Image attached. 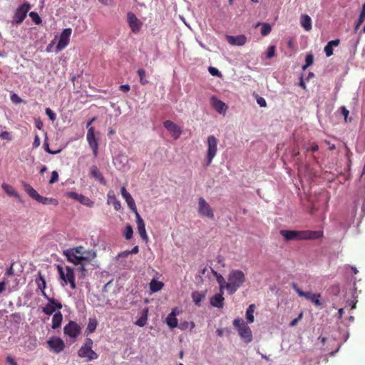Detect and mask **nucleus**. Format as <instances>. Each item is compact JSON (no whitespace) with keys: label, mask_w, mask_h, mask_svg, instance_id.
<instances>
[{"label":"nucleus","mask_w":365,"mask_h":365,"mask_svg":"<svg viewBox=\"0 0 365 365\" xmlns=\"http://www.w3.org/2000/svg\"><path fill=\"white\" fill-rule=\"evenodd\" d=\"M280 235L286 241L317 240L323 236L322 231L281 230Z\"/></svg>","instance_id":"1"},{"label":"nucleus","mask_w":365,"mask_h":365,"mask_svg":"<svg viewBox=\"0 0 365 365\" xmlns=\"http://www.w3.org/2000/svg\"><path fill=\"white\" fill-rule=\"evenodd\" d=\"M22 185L24 189V191L27 193V195L32 199L37 201L38 202L46 205H53L56 206L58 205V201L56 199L53 197H43L40 195L38 193V192L34 188H33V187L31 185L25 182H23Z\"/></svg>","instance_id":"2"},{"label":"nucleus","mask_w":365,"mask_h":365,"mask_svg":"<svg viewBox=\"0 0 365 365\" xmlns=\"http://www.w3.org/2000/svg\"><path fill=\"white\" fill-rule=\"evenodd\" d=\"M233 326L245 343L248 344L252 341V332L243 319L240 318L235 319L233 321Z\"/></svg>","instance_id":"3"},{"label":"nucleus","mask_w":365,"mask_h":365,"mask_svg":"<svg viewBox=\"0 0 365 365\" xmlns=\"http://www.w3.org/2000/svg\"><path fill=\"white\" fill-rule=\"evenodd\" d=\"M57 270L59 274L60 278L64 282L65 284H69L72 289L76 288L75 283V274L73 269L71 267H66V272L61 265H57Z\"/></svg>","instance_id":"4"},{"label":"nucleus","mask_w":365,"mask_h":365,"mask_svg":"<svg viewBox=\"0 0 365 365\" xmlns=\"http://www.w3.org/2000/svg\"><path fill=\"white\" fill-rule=\"evenodd\" d=\"M217 139L214 135H209L207 137V150L206 154V166H210L212 160L215 157L217 151Z\"/></svg>","instance_id":"5"},{"label":"nucleus","mask_w":365,"mask_h":365,"mask_svg":"<svg viewBox=\"0 0 365 365\" xmlns=\"http://www.w3.org/2000/svg\"><path fill=\"white\" fill-rule=\"evenodd\" d=\"M292 287L299 297H304L307 299L311 301L317 307H320L323 304L322 302L319 299L321 297L320 294H314L310 292H304L297 286L296 283H292Z\"/></svg>","instance_id":"6"},{"label":"nucleus","mask_w":365,"mask_h":365,"mask_svg":"<svg viewBox=\"0 0 365 365\" xmlns=\"http://www.w3.org/2000/svg\"><path fill=\"white\" fill-rule=\"evenodd\" d=\"M31 9V5L28 2H25L21 4L16 10L13 19V24H21L25 18L26 17L28 11Z\"/></svg>","instance_id":"7"},{"label":"nucleus","mask_w":365,"mask_h":365,"mask_svg":"<svg viewBox=\"0 0 365 365\" xmlns=\"http://www.w3.org/2000/svg\"><path fill=\"white\" fill-rule=\"evenodd\" d=\"M198 213L202 217L214 219V212L212 207L202 197L198 200Z\"/></svg>","instance_id":"8"},{"label":"nucleus","mask_w":365,"mask_h":365,"mask_svg":"<svg viewBox=\"0 0 365 365\" xmlns=\"http://www.w3.org/2000/svg\"><path fill=\"white\" fill-rule=\"evenodd\" d=\"M245 282V276L240 269L232 270L228 275V282L240 287Z\"/></svg>","instance_id":"9"},{"label":"nucleus","mask_w":365,"mask_h":365,"mask_svg":"<svg viewBox=\"0 0 365 365\" xmlns=\"http://www.w3.org/2000/svg\"><path fill=\"white\" fill-rule=\"evenodd\" d=\"M63 255L67 257L68 262L73 263L76 265H78V264H83L86 262H88L90 259L88 257L83 255H77L73 251L70 249L63 250Z\"/></svg>","instance_id":"10"},{"label":"nucleus","mask_w":365,"mask_h":365,"mask_svg":"<svg viewBox=\"0 0 365 365\" xmlns=\"http://www.w3.org/2000/svg\"><path fill=\"white\" fill-rule=\"evenodd\" d=\"M72 29L71 28H66L63 30L60 35L59 41L56 47L57 52L62 51L68 45Z\"/></svg>","instance_id":"11"},{"label":"nucleus","mask_w":365,"mask_h":365,"mask_svg":"<svg viewBox=\"0 0 365 365\" xmlns=\"http://www.w3.org/2000/svg\"><path fill=\"white\" fill-rule=\"evenodd\" d=\"M81 330V327L73 321H69L63 328L64 334L73 339H76L80 334Z\"/></svg>","instance_id":"12"},{"label":"nucleus","mask_w":365,"mask_h":365,"mask_svg":"<svg viewBox=\"0 0 365 365\" xmlns=\"http://www.w3.org/2000/svg\"><path fill=\"white\" fill-rule=\"evenodd\" d=\"M127 22L134 34H138L143 26V23L131 11L127 13Z\"/></svg>","instance_id":"13"},{"label":"nucleus","mask_w":365,"mask_h":365,"mask_svg":"<svg viewBox=\"0 0 365 365\" xmlns=\"http://www.w3.org/2000/svg\"><path fill=\"white\" fill-rule=\"evenodd\" d=\"M62 309V304L58 300L48 299V303L42 308V312L46 315H51L56 310Z\"/></svg>","instance_id":"14"},{"label":"nucleus","mask_w":365,"mask_h":365,"mask_svg":"<svg viewBox=\"0 0 365 365\" xmlns=\"http://www.w3.org/2000/svg\"><path fill=\"white\" fill-rule=\"evenodd\" d=\"M87 141L90 148H91L93 155L97 157L98 153V143L97 140L95 138L94 135V128L91 127L88 130L87 135H86Z\"/></svg>","instance_id":"15"},{"label":"nucleus","mask_w":365,"mask_h":365,"mask_svg":"<svg viewBox=\"0 0 365 365\" xmlns=\"http://www.w3.org/2000/svg\"><path fill=\"white\" fill-rule=\"evenodd\" d=\"M50 349L56 354H58L65 348L64 341L59 337L51 338L47 341Z\"/></svg>","instance_id":"16"},{"label":"nucleus","mask_w":365,"mask_h":365,"mask_svg":"<svg viewBox=\"0 0 365 365\" xmlns=\"http://www.w3.org/2000/svg\"><path fill=\"white\" fill-rule=\"evenodd\" d=\"M135 215L136 218L138 232L140 237L143 239V240L147 242L148 241V236L146 232L144 220H143L138 212H135Z\"/></svg>","instance_id":"17"},{"label":"nucleus","mask_w":365,"mask_h":365,"mask_svg":"<svg viewBox=\"0 0 365 365\" xmlns=\"http://www.w3.org/2000/svg\"><path fill=\"white\" fill-rule=\"evenodd\" d=\"M163 126L175 139H178L182 133L181 128L170 120H165L163 123Z\"/></svg>","instance_id":"18"},{"label":"nucleus","mask_w":365,"mask_h":365,"mask_svg":"<svg viewBox=\"0 0 365 365\" xmlns=\"http://www.w3.org/2000/svg\"><path fill=\"white\" fill-rule=\"evenodd\" d=\"M121 195L123 199L125 200L128 207L130 209L132 212L134 213L138 212L137 207L131 195L126 190L125 187H122L121 190Z\"/></svg>","instance_id":"19"},{"label":"nucleus","mask_w":365,"mask_h":365,"mask_svg":"<svg viewBox=\"0 0 365 365\" xmlns=\"http://www.w3.org/2000/svg\"><path fill=\"white\" fill-rule=\"evenodd\" d=\"M78 355L81 358H86L87 361L96 359L98 355L91 348L81 347L78 351Z\"/></svg>","instance_id":"20"},{"label":"nucleus","mask_w":365,"mask_h":365,"mask_svg":"<svg viewBox=\"0 0 365 365\" xmlns=\"http://www.w3.org/2000/svg\"><path fill=\"white\" fill-rule=\"evenodd\" d=\"M68 195L70 198L76 200L81 202L82 205H86L89 207H93L94 205V202L92 200L82 194H78L75 192H68Z\"/></svg>","instance_id":"21"},{"label":"nucleus","mask_w":365,"mask_h":365,"mask_svg":"<svg viewBox=\"0 0 365 365\" xmlns=\"http://www.w3.org/2000/svg\"><path fill=\"white\" fill-rule=\"evenodd\" d=\"M226 38L227 42L232 46H241L245 45L247 42V37L243 34L238 36L227 35Z\"/></svg>","instance_id":"22"},{"label":"nucleus","mask_w":365,"mask_h":365,"mask_svg":"<svg viewBox=\"0 0 365 365\" xmlns=\"http://www.w3.org/2000/svg\"><path fill=\"white\" fill-rule=\"evenodd\" d=\"M211 104L212 108L220 114L225 113L227 109V105L215 96L211 98Z\"/></svg>","instance_id":"23"},{"label":"nucleus","mask_w":365,"mask_h":365,"mask_svg":"<svg viewBox=\"0 0 365 365\" xmlns=\"http://www.w3.org/2000/svg\"><path fill=\"white\" fill-rule=\"evenodd\" d=\"M224 299L223 290H222L220 293L212 296L210 298V302L212 307L221 309L224 307Z\"/></svg>","instance_id":"24"},{"label":"nucleus","mask_w":365,"mask_h":365,"mask_svg":"<svg viewBox=\"0 0 365 365\" xmlns=\"http://www.w3.org/2000/svg\"><path fill=\"white\" fill-rule=\"evenodd\" d=\"M179 312L177 308L172 309L171 312L168 315L166 318V323L170 329H173L178 327V319L176 316Z\"/></svg>","instance_id":"25"},{"label":"nucleus","mask_w":365,"mask_h":365,"mask_svg":"<svg viewBox=\"0 0 365 365\" xmlns=\"http://www.w3.org/2000/svg\"><path fill=\"white\" fill-rule=\"evenodd\" d=\"M90 176L101 184L106 185V180L96 165H93L91 167Z\"/></svg>","instance_id":"26"},{"label":"nucleus","mask_w":365,"mask_h":365,"mask_svg":"<svg viewBox=\"0 0 365 365\" xmlns=\"http://www.w3.org/2000/svg\"><path fill=\"white\" fill-rule=\"evenodd\" d=\"M301 25L306 31H310L312 29V19L307 14H302L301 16Z\"/></svg>","instance_id":"27"},{"label":"nucleus","mask_w":365,"mask_h":365,"mask_svg":"<svg viewBox=\"0 0 365 365\" xmlns=\"http://www.w3.org/2000/svg\"><path fill=\"white\" fill-rule=\"evenodd\" d=\"M63 315L60 312H56L52 318V329H58L62 322Z\"/></svg>","instance_id":"28"},{"label":"nucleus","mask_w":365,"mask_h":365,"mask_svg":"<svg viewBox=\"0 0 365 365\" xmlns=\"http://www.w3.org/2000/svg\"><path fill=\"white\" fill-rule=\"evenodd\" d=\"M98 326V321L96 318H89L85 333L88 335L93 333Z\"/></svg>","instance_id":"29"},{"label":"nucleus","mask_w":365,"mask_h":365,"mask_svg":"<svg viewBox=\"0 0 365 365\" xmlns=\"http://www.w3.org/2000/svg\"><path fill=\"white\" fill-rule=\"evenodd\" d=\"M107 202L109 205L112 204L116 211H118L121 209V203L118 200H117L114 195H111L110 193L108 194Z\"/></svg>","instance_id":"30"},{"label":"nucleus","mask_w":365,"mask_h":365,"mask_svg":"<svg viewBox=\"0 0 365 365\" xmlns=\"http://www.w3.org/2000/svg\"><path fill=\"white\" fill-rule=\"evenodd\" d=\"M205 294L202 292H200L197 291L193 292L192 293V298L197 306H200L201 304V302L205 299Z\"/></svg>","instance_id":"31"},{"label":"nucleus","mask_w":365,"mask_h":365,"mask_svg":"<svg viewBox=\"0 0 365 365\" xmlns=\"http://www.w3.org/2000/svg\"><path fill=\"white\" fill-rule=\"evenodd\" d=\"M2 189L6 192V194L11 197H19L18 192L15 189L9 184L3 183L1 185Z\"/></svg>","instance_id":"32"},{"label":"nucleus","mask_w":365,"mask_h":365,"mask_svg":"<svg viewBox=\"0 0 365 365\" xmlns=\"http://www.w3.org/2000/svg\"><path fill=\"white\" fill-rule=\"evenodd\" d=\"M36 284H37L38 289L41 291L45 290L46 287V283L44 277L41 272H38V277L35 279Z\"/></svg>","instance_id":"33"},{"label":"nucleus","mask_w":365,"mask_h":365,"mask_svg":"<svg viewBox=\"0 0 365 365\" xmlns=\"http://www.w3.org/2000/svg\"><path fill=\"white\" fill-rule=\"evenodd\" d=\"M255 310V305L254 304H250L246 311V319L247 322L252 323L255 320L254 312Z\"/></svg>","instance_id":"34"},{"label":"nucleus","mask_w":365,"mask_h":365,"mask_svg":"<svg viewBox=\"0 0 365 365\" xmlns=\"http://www.w3.org/2000/svg\"><path fill=\"white\" fill-rule=\"evenodd\" d=\"M163 282L155 279H153L150 283V289L152 292H157L160 291L163 288Z\"/></svg>","instance_id":"35"},{"label":"nucleus","mask_w":365,"mask_h":365,"mask_svg":"<svg viewBox=\"0 0 365 365\" xmlns=\"http://www.w3.org/2000/svg\"><path fill=\"white\" fill-rule=\"evenodd\" d=\"M212 272L213 273L214 276L216 277V279L220 285V290L222 291L225 289V284L227 282L225 279V278L219 274L217 272L212 269Z\"/></svg>","instance_id":"36"},{"label":"nucleus","mask_w":365,"mask_h":365,"mask_svg":"<svg viewBox=\"0 0 365 365\" xmlns=\"http://www.w3.org/2000/svg\"><path fill=\"white\" fill-rule=\"evenodd\" d=\"M137 73H138V76L140 78V83L142 85H146L147 83H148V81L145 78L146 73H145V71L144 69L139 68L137 71Z\"/></svg>","instance_id":"37"},{"label":"nucleus","mask_w":365,"mask_h":365,"mask_svg":"<svg viewBox=\"0 0 365 365\" xmlns=\"http://www.w3.org/2000/svg\"><path fill=\"white\" fill-rule=\"evenodd\" d=\"M147 311H145L143 314L135 322V324L143 327L145 325L147 322Z\"/></svg>","instance_id":"38"},{"label":"nucleus","mask_w":365,"mask_h":365,"mask_svg":"<svg viewBox=\"0 0 365 365\" xmlns=\"http://www.w3.org/2000/svg\"><path fill=\"white\" fill-rule=\"evenodd\" d=\"M225 288L227 290L229 294H233L240 287L230 283L226 282L225 284Z\"/></svg>","instance_id":"39"},{"label":"nucleus","mask_w":365,"mask_h":365,"mask_svg":"<svg viewBox=\"0 0 365 365\" xmlns=\"http://www.w3.org/2000/svg\"><path fill=\"white\" fill-rule=\"evenodd\" d=\"M272 28L270 24L263 23L262 24L261 34L264 36H267L271 32Z\"/></svg>","instance_id":"40"},{"label":"nucleus","mask_w":365,"mask_h":365,"mask_svg":"<svg viewBox=\"0 0 365 365\" xmlns=\"http://www.w3.org/2000/svg\"><path fill=\"white\" fill-rule=\"evenodd\" d=\"M29 16L36 25H39L41 24L42 21L38 13L35 11H31L29 13Z\"/></svg>","instance_id":"41"},{"label":"nucleus","mask_w":365,"mask_h":365,"mask_svg":"<svg viewBox=\"0 0 365 365\" xmlns=\"http://www.w3.org/2000/svg\"><path fill=\"white\" fill-rule=\"evenodd\" d=\"M133 234V228L130 225H127L125 228L124 236L126 240H130L132 238Z\"/></svg>","instance_id":"42"},{"label":"nucleus","mask_w":365,"mask_h":365,"mask_svg":"<svg viewBox=\"0 0 365 365\" xmlns=\"http://www.w3.org/2000/svg\"><path fill=\"white\" fill-rule=\"evenodd\" d=\"M85 263L78 264L79 267H77L76 271L80 273L79 278H84L87 274V270L84 267Z\"/></svg>","instance_id":"43"},{"label":"nucleus","mask_w":365,"mask_h":365,"mask_svg":"<svg viewBox=\"0 0 365 365\" xmlns=\"http://www.w3.org/2000/svg\"><path fill=\"white\" fill-rule=\"evenodd\" d=\"M208 71L212 76H217L219 77L221 76L220 71L215 67L210 66L208 68Z\"/></svg>","instance_id":"44"},{"label":"nucleus","mask_w":365,"mask_h":365,"mask_svg":"<svg viewBox=\"0 0 365 365\" xmlns=\"http://www.w3.org/2000/svg\"><path fill=\"white\" fill-rule=\"evenodd\" d=\"M275 55V46H270L268 47L267 52L266 54L267 58H271L274 57Z\"/></svg>","instance_id":"45"},{"label":"nucleus","mask_w":365,"mask_h":365,"mask_svg":"<svg viewBox=\"0 0 365 365\" xmlns=\"http://www.w3.org/2000/svg\"><path fill=\"white\" fill-rule=\"evenodd\" d=\"M45 111L51 120L53 121L56 119V113L51 108H46Z\"/></svg>","instance_id":"46"},{"label":"nucleus","mask_w":365,"mask_h":365,"mask_svg":"<svg viewBox=\"0 0 365 365\" xmlns=\"http://www.w3.org/2000/svg\"><path fill=\"white\" fill-rule=\"evenodd\" d=\"M314 63V56L312 53H308L305 58V63H307V66H310Z\"/></svg>","instance_id":"47"},{"label":"nucleus","mask_w":365,"mask_h":365,"mask_svg":"<svg viewBox=\"0 0 365 365\" xmlns=\"http://www.w3.org/2000/svg\"><path fill=\"white\" fill-rule=\"evenodd\" d=\"M43 146H44V149L45 150L49 153V154H52V155H56V154H58L61 152V150H52L50 149L49 148V145H48V143L45 142L43 143Z\"/></svg>","instance_id":"48"},{"label":"nucleus","mask_w":365,"mask_h":365,"mask_svg":"<svg viewBox=\"0 0 365 365\" xmlns=\"http://www.w3.org/2000/svg\"><path fill=\"white\" fill-rule=\"evenodd\" d=\"M58 180V173L57 171L54 170L51 173V179L49 180L50 184H53L56 182Z\"/></svg>","instance_id":"49"},{"label":"nucleus","mask_w":365,"mask_h":365,"mask_svg":"<svg viewBox=\"0 0 365 365\" xmlns=\"http://www.w3.org/2000/svg\"><path fill=\"white\" fill-rule=\"evenodd\" d=\"M324 51L327 57L333 55V47L328 43L324 46Z\"/></svg>","instance_id":"50"},{"label":"nucleus","mask_w":365,"mask_h":365,"mask_svg":"<svg viewBox=\"0 0 365 365\" xmlns=\"http://www.w3.org/2000/svg\"><path fill=\"white\" fill-rule=\"evenodd\" d=\"M0 138L1 139H5V140H7L9 141L12 140V136H11V133L9 132H8V131H2L0 133Z\"/></svg>","instance_id":"51"},{"label":"nucleus","mask_w":365,"mask_h":365,"mask_svg":"<svg viewBox=\"0 0 365 365\" xmlns=\"http://www.w3.org/2000/svg\"><path fill=\"white\" fill-rule=\"evenodd\" d=\"M330 292L332 294L337 296L340 292V287L339 284L332 285L330 288Z\"/></svg>","instance_id":"52"},{"label":"nucleus","mask_w":365,"mask_h":365,"mask_svg":"<svg viewBox=\"0 0 365 365\" xmlns=\"http://www.w3.org/2000/svg\"><path fill=\"white\" fill-rule=\"evenodd\" d=\"M70 250L73 251V252L77 255H83V247L82 246L70 248Z\"/></svg>","instance_id":"53"},{"label":"nucleus","mask_w":365,"mask_h":365,"mask_svg":"<svg viewBox=\"0 0 365 365\" xmlns=\"http://www.w3.org/2000/svg\"><path fill=\"white\" fill-rule=\"evenodd\" d=\"M11 101L14 103H20L22 102V99L16 93H14L11 96Z\"/></svg>","instance_id":"54"},{"label":"nucleus","mask_w":365,"mask_h":365,"mask_svg":"<svg viewBox=\"0 0 365 365\" xmlns=\"http://www.w3.org/2000/svg\"><path fill=\"white\" fill-rule=\"evenodd\" d=\"M257 103L260 107H266L267 106V102H266L265 99L262 97L257 96Z\"/></svg>","instance_id":"55"},{"label":"nucleus","mask_w":365,"mask_h":365,"mask_svg":"<svg viewBox=\"0 0 365 365\" xmlns=\"http://www.w3.org/2000/svg\"><path fill=\"white\" fill-rule=\"evenodd\" d=\"M93 340L90 338H86L84 344L81 347L91 348L92 349Z\"/></svg>","instance_id":"56"},{"label":"nucleus","mask_w":365,"mask_h":365,"mask_svg":"<svg viewBox=\"0 0 365 365\" xmlns=\"http://www.w3.org/2000/svg\"><path fill=\"white\" fill-rule=\"evenodd\" d=\"M40 143H41L40 138L37 134H36V135L34 137V140L33 143V148H38L40 145Z\"/></svg>","instance_id":"57"},{"label":"nucleus","mask_w":365,"mask_h":365,"mask_svg":"<svg viewBox=\"0 0 365 365\" xmlns=\"http://www.w3.org/2000/svg\"><path fill=\"white\" fill-rule=\"evenodd\" d=\"M341 114L344 116V119L346 121L347 117L349 115V111L346 109L345 106H341L340 108Z\"/></svg>","instance_id":"58"},{"label":"nucleus","mask_w":365,"mask_h":365,"mask_svg":"<svg viewBox=\"0 0 365 365\" xmlns=\"http://www.w3.org/2000/svg\"><path fill=\"white\" fill-rule=\"evenodd\" d=\"M119 89L124 93H127L130 91V87L128 84H123L120 86Z\"/></svg>","instance_id":"59"},{"label":"nucleus","mask_w":365,"mask_h":365,"mask_svg":"<svg viewBox=\"0 0 365 365\" xmlns=\"http://www.w3.org/2000/svg\"><path fill=\"white\" fill-rule=\"evenodd\" d=\"M319 150V146L316 143H312L310 145V148H308L307 149V151H313V152H315V151H317Z\"/></svg>","instance_id":"60"},{"label":"nucleus","mask_w":365,"mask_h":365,"mask_svg":"<svg viewBox=\"0 0 365 365\" xmlns=\"http://www.w3.org/2000/svg\"><path fill=\"white\" fill-rule=\"evenodd\" d=\"M13 265H14V263H12L10 266V267L6 270V275L9 277V276H13L14 274V270L13 269Z\"/></svg>","instance_id":"61"},{"label":"nucleus","mask_w":365,"mask_h":365,"mask_svg":"<svg viewBox=\"0 0 365 365\" xmlns=\"http://www.w3.org/2000/svg\"><path fill=\"white\" fill-rule=\"evenodd\" d=\"M327 43L329 44L332 47L337 46L340 43V40L339 39L331 40V41H329Z\"/></svg>","instance_id":"62"},{"label":"nucleus","mask_w":365,"mask_h":365,"mask_svg":"<svg viewBox=\"0 0 365 365\" xmlns=\"http://www.w3.org/2000/svg\"><path fill=\"white\" fill-rule=\"evenodd\" d=\"M6 361L10 365H17L16 361L11 356H7Z\"/></svg>","instance_id":"63"},{"label":"nucleus","mask_w":365,"mask_h":365,"mask_svg":"<svg viewBox=\"0 0 365 365\" xmlns=\"http://www.w3.org/2000/svg\"><path fill=\"white\" fill-rule=\"evenodd\" d=\"M364 20H365V14L360 12L357 22H359V24H362L364 21Z\"/></svg>","instance_id":"64"}]
</instances>
